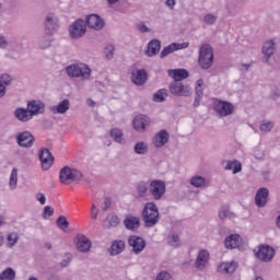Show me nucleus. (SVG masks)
I'll use <instances>...</instances> for the list:
<instances>
[{"label":"nucleus","instance_id":"obj_1","mask_svg":"<svg viewBox=\"0 0 280 280\" xmlns=\"http://www.w3.org/2000/svg\"><path fill=\"white\" fill-rule=\"evenodd\" d=\"M66 74L71 80L77 79L81 82H89L91 75H93V70L91 67L84 62L71 63L65 68Z\"/></svg>","mask_w":280,"mask_h":280},{"label":"nucleus","instance_id":"obj_2","mask_svg":"<svg viewBox=\"0 0 280 280\" xmlns=\"http://www.w3.org/2000/svg\"><path fill=\"white\" fill-rule=\"evenodd\" d=\"M142 220L147 229L156 226L158 222L161 221V214L159 213V207L156 203L150 201L144 205L142 210Z\"/></svg>","mask_w":280,"mask_h":280},{"label":"nucleus","instance_id":"obj_3","mask_svg":"<svg viewBox=\"0 0 280 280\" xmlns=\"http://www.w3.org/2000/svg\"><path fill=\"white\" fill-rule=\"evenodd\" d=\"M59 180L61 185H71V183L82 180V172L73 167L65 166L59 172Z\"/></svg>","mask_w":280,"mask_h":280},{"label":"nucleus","instance_id":"obj_4","mask_svg":"<svg viewBox=\"0 0 280 280\" xmlns=\"http://www.w3.org/2000/svg\"><path fill=\"white\" fill-rule=\"evenodd\" d=\"M198 62L201 69H211L213 65V48H211V45H201V47L199 48Z\"/></svg>","mask_w":280,"mask_h":280},{"label":"nucleus","instance_id":"obj_5","mask_svg":"<svg viewBox=\"0 0 280 280\" xmlns=\"http://www.w3.org/2000/svg\"><path fill=\"white\" fill-rule=\"evenodd\" d=\"M149 191L153 200H163L165 192L167 191V186L161 179H152L149 183Z\"/></svg>","mask_w":280,"mask_h":280},{"label":"nucleus","instance_id":"obj_6","mask_svg":"<svg viewBox=\"0 0 280 280\" xmlns=\"http://www.w3.org/2000/svg\"><path fill=\"white\" fill-rule=\"evenodd\" d=\"M168 91L171 95H175V97H191V86L183 84L180 81H173Z\"/></svg>","mask_w":280,"mask_h":280},{"label":"nucleus","instance_id":"obj_7","mask_svg":"<svg viewBox=\"0 0 280 280\" xmlns=\"http://www.w3.org/2000/svg\"><path fill=\"white\" fill-rule=\"evenodd\" d=\"M86 34V22L82 19H78L69 26V36L73 40L82 38Z\"/></svg>","mask_w":280,"mask_h":280},{"label":"nucleus","instance_id":"obj_8","mask_svg":"<svg viewBox=\"0 0 280 280\" xmlns=\"http://www.w3.org/2000/svg\"><path fill=\"white\" fill-rule=\"evenodd\" d=\"M255 255L259 261L268 264L275 259V248H272L270 245H260L258 246V250L255 253Z\"/></svg>","mask_w":280,"mask_h":280},{"label":"nucleus","instance_id":"obj_9","mask_svg":"<svg viewBox=\"0 0 280 280\" xmlns=\"http://www.w3.org/2000/svg\"><path fill=\"white\" fill-rule=\"evenodd\" d=\"M235 110V106L226 101H217L214 103V112L219 114L220 117H229Z\"/></svg>","mask_w":280,"mask_h":280},{"label":"nucleus","instance_id":"obj_10","mask_svg":"<svg viewBox=\"0 0 280 280\" xmlns=\"http://www.w3.org/2000/svg\"><path fill=\"white\" fill-rule=\"evenodd\" d=\"M128 244L133 255H141L142 250H145V246H147L145 240L137 235L129 236Z\"/></svg>","mask_w":280,"mask_h":280},{"label":"nucleus","instance_id":"obj_11","mask_svg":"<svg viewBox=\"0 0 280 280\" xmlns=\"http://www.w3.org/2000/svg\"><path fill=\"white\" fill-rule=\"evenodd\" d=\"M44 27L46 31V34H56L58 32V27H60V22L58 21V16L54 13H48L46 15Z\"/></svg>","mask_w":280,"mask_h":280},{"label":"nucleus","instance_id":"obj_12","mask_svg":"<svg viewBox=\"0 0 280 280\" xmlns=\"http://www.w3.org/2000/svg\"><path fill=\"white\" fill-rule=\"evenodd\" d=\"M39 161L42 163V170L44 172H47L51 168V165H54V155L51 154V151L47 148H43L39 150Z\"/></svg>","mask_w":280,"mask_h":280},{"label":"nucleus","instance_id":"obj_13","mask_svg":"<svg viewBox=\"0 0 280 280\" xmlns=\"http://www.w3.org/2000/svg\"><path fill=\"white\" fill-rule=\"evenodd\" d=\"M132 126L137 132H145L150 128V117L145 115H137L133 118Z\"/></svg>","mask_w":280,"mask_h":280},{"label":"nucleus","instance_id":"obj_14","mask_svg":"<svg viewBox=\"0 0 280 280\" xmlns=\"http://www.w3.org/2000/svg\"><path fill=\"white\" fill-rule=\"evenodd\" d=\"M34 135L30 131H23L16 136V143L20 148H32V145H34Z\"/></svg>","mask_w":280,"mask_h":280},{"label":"nucleus","instance_id":"obj_15","mask_svg":"<svg viewBox=\"0 0 280 280\" xmlns=\"http://www.w3.org/2000/svg\"><path fill=\"white\" fill-rule=\"evenodd\" d=\"M93 243L84 234H79L75 238V247L79 253H89Z\"/></svg>","mask_w":280,"mask_h":280},{"label":"nucleus","instance_id":"obj_16","mask_svg":"<svg viewBox=\"0 0 280 280\" xmlns=\"http://www.w3.org/2000/svg\"><path fill=\"white\" fill-rule=\"evenodd\" d=\"M187 47H189V43H172L171 45L162 49L160 58H167L170 54H174V51H179V49H187Z\"/></svg>","mask_w":280,"mask_h":280},{"label":"nucleus","instance_id":"obj_17","mask_svg":"<svg viewBox=\"0 0 280 280\" xmlns=\"http://www.w3.org/2000/svg\"><path fill=\"white\" fill-rule=\"evenodd\" d=\"M205 95V80L198 79L195 85V100L192 106L198 108L200 102H202V96Z\"/></svg>","mask_w":280,"mask_h":280},{"label":"nucleus","instance_id":"obj_18","mask_svg":"<svg viewBox=\"0 0 280 280\" xmlns=\"http://www.w3.org/2000/svg\"><path fill=\"white\" fill-rule=\"evenodd\" d=\"M209 252L207 249H201L196 258L195 267L197 270H205L209 266Z\"/></svg>","mask_w":280,"mask_h":280},{"label":"nucleus","instance_id":"obj_19","mask_svg":"<svg viewBox=\"0 0 280 280\" xmlns=\"http://www.w3.org/2000/svg\"><path fill=\"white\" fill-rule=\"evenodd\" d=\"M86 25L91 30H104V20L97 14H90L86 16Z\"/></svg>","mask_w":280,"mask_h":280},{"label":"nucleus","instance_id":"obj_20","mask_svg":"<svg viewBox=\"0 0 280 280\" xmlns=\"http://www.w3.org/2000/svg\"><path fill=\"white\" fill-rule=\"evenodd\" d=\"M27 108L31 113V116L36 117V115H43L45 113V103L43 101H28Z\"/></svg>","mask_w":280,"mask_h":280},{"label":"nucleus","instance_id":"obj_21","mask_svg":"<svg viewBox=\"0 0 280 280\" xmlns=\"http://www.w3.org/2000/svg\"><path fill=\"white\" fill-rule=\"evenodd\" d=\"M268 196H270L268 188H259L255 196L256 206H258L260 209L266 207V205H268Z\"/></svg>","mask_w":280,"mask_h":280},{"label":"nucleus","instance_id":"obj_22","mask_svg":"<svg viewBox=\"0 0 280 280\" xmlns=\"http://www.w3.org/2000/svg\"><path fill=\"white\" fill-rule=\"evenodd\" d=\"M275 40L270 39L264 43L261 51H262V62H269L270 58L275 56Z\"/></svg>","mask_w":280,"mask_h":280},{"label":"nucleus","instance_id":"obj_23","mask_svg":"<svg viewBox=\"0 0 280 280\" xmlns=\"http://www.w3.org/2000/svg\"><path fill=\"white\" fill-rule=\"evenodd\" d=\"M145 80H148V72H145V70H133L131 72V82L137 86H143Z\"/></svg>","mask_w":280,"mask_h":280},{"label":"nucleus","instance_id":"obj_24","mask_svg":"<svg viewBox=\"0 0 280 280\" xmlns=\"http://www.w3.org/2000/svg\"><path fill=\"white\" fill-rule=\"evenodd\" d=\"M13 115H14L15 119H18V121H22L23 124L33 119V116H32L30 109L24 108V107H18L14 110Z\"/></svg>","mask_w":280,"mask_h":280},{"label":"nucleus","instance_id":"obj_25","mask_svg":"<svg viewBox=\"0 0 280 280\" xmlns=\"http://www.w3.org/2000/svg\"><path fill=\"white\" fill-rule=\"evenodd\" d=\"M124 250H126V242L121 240L113 241L110 247L108 248V253L112 257L121 255Z\"/></svg>","mask_w":280,"mask_h":280},{"label":"nucleus","instance_id":"obj_26","mask_svg":"<svg viewBox=\"0 0 280 280\" xmlns=\"http://www.w3.org/2000/svg\"><path fill=\"white\" fill-rule=\"evenodd\" d=\"M69 108H71V102L66 98L61 101L58 105L51 106L50 113H52V115H65V113H67Z\"/></svg>","mask_w":280,"mask_h":280},{"label":"nucleus","instance_id":"obj_27","mask_svg":"<svg viewBox=\"0 0 280 280\" xmlns=\"http://www.w3.org/2000/svg\"><path fill=\"white\" fill-rule=\"evenodd\" d=\"M12 84V77L8 73L0 74V100L5 97V93H8V86Z\"/></svg>","mask_w":280,"mask_h":280},{"label":"nucleus","instance_id":"obj_28","mask_svg":"<svg viewBox=\"0 0 280 280\" xmlns=\"http://www.w3.org/2000/svg\"><path fill=\"white\" fill-rule=\"evenodd\" d=\"M170 141V133H167L165 130H161L153 139V145L155 148H163L165 143Z\"/></svg>","mask_w":280,"mask_h":280},{"label":"nucleus","instance_id":"obj_29","mask_svg":"<svg viewBox=\"0 0 280 280\" xmlns=\"http://www.w3.org/2000/svg\"><path fill=\"white\" fill-rule=\"evenodd\" d=\"M235 270H237V262L235 261L221 262L218 268V271L221 272V275H233Z\"/></svg>","mask_w":280,"mask_h":280},{"label":"nucleus","instance_id":"obj_30","mask_svg":"<svg viewBox=\"0 0 280 280\" xmlns=\"http://www.w3.org/2000/svg\"><path fill=\"white\" fill-rule=\"evenodd\" d=\"M189 184L197 189H207V187H209V180L200 175L192 176Z\"/></svg>","mask_w":280,"mask_h":280},{"label":"nucleus","instance_id":"obj_31","mask_svg":"<svg viewBox=\"0 0 280 280\" xmlns=\"http://www.w3.org/2000/svg\"><path fill=\"white\" fill-rule=\"evenodd\" d=\"M51 43H54V35H51L50 33H45L39 37L37 45L39 49L45 50L51 47Z\"/></svg>","mask_w":280,"mask_h":280},{"label":"nucleus","instance_id":"obj_32","mask_svg":"<svg viewBox=\"0 0 280 280\" xmlns=\"http://www.w3.org/2000/svg\"><path fill=\"white\" fill-rule=\"evenodd\" d=\"M240 244H242V237L238 234L228 236L224 242L225 248H230V250L238 248Z\"/></svg>","mask_w":280,"mask_h":280},{"label":"nucleus","instance_id":"obj_33","mask_svg":"<svg viewBox=\"0 0 280 280\" xmlns=\"http://www.w3.org/2000/svg\"><path fill=\"white\" fill-rule=\"evenodd\" d=\"M124 225L128 231H137L141 226V220L139 217L129 215L124 220Z\"/></svg>","mask_w":280,"mask_h":280},{"label":"nucleus","instance_id":"obj_34","mask_svg":"<svg viewBox=\"0 0 280 280\" xmlns=\"http://www.w3.org/2000/svg\"><path fill=\"white\" fill-rule=\"evenodd\" d=\"M148 191H150L149 183L140 182L136 185V198H148Z\"/></svg>","mask_w":280,"mask_h":280},{"label":"nucleus","instance_id":"obj_35","mask_svg":"<svg viewBox=\"0 0 280 280\" xmlns=\"http://www.w3.org/2000/svg\"><path fill=\"white\" fill-rule=\"evenodd\" d=\"M168 75L175 80V82H180V80H187L189 78V72L185 69L168 70Z\"/></svg>","mask_w":280,"mask_h":280},{"label":"nucleus","instance_id":"obj_36","mask_svg":"<svg viewBox=\"0 0 280 280\" xmlns=\"http://www.w3.org/2000/svg\"><path fill=\"white\" fill-rule=\"evenodd\" d=\"M161 51V40L159 39H152L151 42H149L148 44V49H147V56H149V58H152V56H156V54H159Z\"/></svg>","mask_w":280,"mask_h":280},{"label":"nucleus","instance_id":"obj_37","mask_svg":"<svg viewBox=\"0 0 280 280\" xmlns=\"http://www.w3.org/2000/svg\"><path fill=\"white\" fill-rule=\"evenodd\" d=\"M224 170L232 172V174H240L242 172V162L238 160L225 161Z\"/></svg>","mask_w":280,"mask_h":280},{"label":"nucleus","instance_id":"obj_38","mask_svg":"<svg viewBox=\"0 0 280 280\" xmlns=\"http://www.w3.org/2000/svg\"><path fill=\"white\" fill-rule=\"evenodd\" d=\"M121 220L116 214H108L103 222L104 229H113L115 226H119Z\"/></svg>","mask_w":280,"mask_h":280},{"label":"nucleus","instance_id":"obj_39","mask_svg":"<svg viewBox=\"0 0 280 280\" xmlns=\"http://www.w3.org/2000/svg\"><path fill=\"white\" fill-rule=\"evenodd\" d=\"M110 137L115 143H119L120 145H126V138L124 137V131L119 128H114L110 130Z\"/></svg>","mask_w":280,"mask_h":280},{"label":"nucleus","instance_id":"obj_40","mask_svg":"<svg viewBox=\"0 0 280 280\" xmlns=\"http://www.w3.org/2000/svg\"><path fill=\"white\" fill-rule=\"evenodd\" d=\"M133 152L140 156H145L150 152V147L147 142L139 141L133 145Z\"/></svg>","mask_w":280,"mask_h":280},{"label":"nucleus","instance_id":"obj_41","mask_svg":"<svg viewBox=\"0 0 280 280\" xmlns=\"http://www.w3.org/2000/svg\"><path fill=\"white\" fill-rule=\"evenodd\" d=\"M18 183H19V168L14 167L12 168V172L10 174V179H9V187L12 191L16 189Z\"/></svg>","mask_w":280,"mask_h":280},{"label":"nucleus","instance_id":"obj_42","mask_svg":"<svg viewBox=\"0 0 280 280\" xmlns=\"http://www.w3.org/2000/svg\"><path fill=\"white\" fill-rule=\"evenodd\" d=\"M20 235L18 234V232H11L7 235V247L8 248H14V246H16V244H19V240H20Z\"/></svg>","mask_w":280,"mask_h":280},{"label":"nucleus","instance_id":"obj_43","mask_svg":"<svg viewBox=\"0 0 280 280\" xmlns=\"http://www.w3.org/2000/svg\"><path fill=\"white\" fill-rule=\"evenodd\" d=\"M16 271L12 268H7L0 273V280H15Z\"/></svg>","mask_w":280,"mask_h":280},{"label":"nucleus","instance_id":"obj_44","mask_svg":"<svg viewBox=\"0 0 280 280\" xmlns=\"http://www.w3.org/2000/svg\"><path fill=\"white\" fill-rule=\"evenodd\" d=\"M219 218L221 220H231V218H235V214L231 212V209H229V207H222L219 211Z\"/></svg>","mask_w":280,"mask_h":280},{"label":"nucleus","instance_id":"obj_45","mask_svg":"<svg viewBox=\"0 0 280 280\" xmlns=\"http://www.w3.org/2000/svg\"><path fill=\"white\" fill-rule=\"evenodd\" d=\"M259 128L264 135H268V132H270L272 128H275V122L262 120Z\"/></svg>","mask_w":280,"mask_h":280},{"label":"nucleus","instance_id":"obj_46","mask_svg":"<svg viewBox=\"0 0 280 280\" xmlns=\"http://www.w3.org/2000/svg\"><path fill=\"white\" fill-rule=\"evenodd\" d=\"M167 97V90L166 89H162L159 90L155 94H153V102H165Z\"/></svg>","mask_w":280,"mask_h":280},{"label":"nucleus","instance_id":"obj_47","mask_svg":"<svg viewBox=\"0 0 280 280\" xmlns=\"http://www.w3.org/2000/svg\"><path fill=\"white\" fill-rule=\"evenodd\" d=\"M202 21L206 23V25H214L215 21H218V16H215L213 13H208L203 15Z\"/></svg>","mask_w":280,"mask_h":280},{"label":"nucleus","instance_id":"obj_48","mask_svg":"<svg viewBox=\"0 0 280 280\" xmlns=\"http://www.w3.org/2000/svg\"><path fill=\"white\" fill-rule=\"evenodd\" d=\"M56 223L59 229H69V221H67V217L65 215H60Z\"/></svg>","mask_w":280,"mask_h":280},{"label":"nucleus","instance_id":"obj_49","mask_svg":"<svg viewBox=\"0 0 280 280\" xmlns=\"http://www.w3.org/2000/svg\"><path fill=\"white\" fill-rule=\"evenodd\" d=\"M104 54L107 60H113V57L115 56V46L108 45L104 48Z\"/></svg>","mask_w":280,"mask_h":280},{"label":"nucleus","instance_id":"obj_50","mask_svg":"<svg viewBox=\"0 0 280 280\" xmlns=\"http://www.w3.org/2000/svg\"><path fill=\"white\" fill-rule=\"evenodd\" d=\"M168 240L171 246H174L175 248H177V246H180V237L178 236V234H171L168 236Z\"/></svg>","mask_w":280,"mask_h":280},{"label":"nucleus","instance_id":"obj_51","mask_svg":"<svg viewBox=\"0 0 280 280\" xmlns=\"http://www.w3.org/2000/svg\"><path fill=\"white\" fill-rule=\"evenodd\" d=\"M138 32H140V34H148L150 32H152V30H150V27H148V25H145V22H140L136 25Z\"/></svg>","mask_w":280,"mask_h":280},{"label":"nucleus","instance_id":"obj_52","mask_svg":"<svg viewBox=\"0 0 280 280\" xmlns=\"http://www.w3.org/2000/svg\"><path fill=\"white\" fill-rule=\"evenodd\" d=\"M155 280H172V273L168 271H160L156 275Z\"/></svg>","mask_w":280,"mask_h":280},{"label":"nucleus","instance_id":"obj_53","mask_svg":"<svg viewBox=\"0 0 280 280\" xmlns=\"http://www.w3.org/2000/svg\"><path fill=\"white\" fill-rule=\"evenodd\" d=\"M71 259H72L71 254H69V253L66 254L65 259H62L60 262L61 268H67V266H69V264H71Z\"/></svg>","mask_w":280,"mask_h":280},{"label":"nucleus","instance_id":"obj_54","mask_svg":"<svg viewBox=\"0 0 280 280\" xmlns=\"http://www.w3.org/2000/svg\"><path fill=\"white\" fill-rule=\"evenodd\" d=\"M51 215H54V208L51 206L44 207V219L47 220V217L51 218Z\"/></svg>","mask_w":280,"mask_h":280},{"label":"nucleus","instance_id":"obj_55","mask_svg":"<svg viewBox=\"0 0 280 280\" xmlns=\"http://www.w3.org/2000/svg\"><path fill=\"white\" fill-rule=\"evenodd\" d=\"M98 213H100V210L97 209V206H95V203H93L92 209H91V215H92L93 220H97Z\"/></svg>","mask_w":280,"mask_h":280},{"label":"nucleus","instance_id":"obj_56","mask_svg":"<svg viewBox=\"0 0 280 280\" xmlns=\"http://www.w3.org/2000/svg\"><path fill=\"white\" fill-rule=\"evenodd\" d=\"M36 200L39 201L40 205H45L47 202V198H45V194L38 192L36 195Z\"/></svg>","mask_w":280,"mask_h":280},{"label":"nucleus","instance_id":"obj_57","mask_svg":"<svg viewBox=\"0 0 280 280\" xmlns=\"http://www.w3.org/2000/svg\"><path fill=\"white\" fill-rule=\"evenodd\" d=\"M0 49H8V39L0 35Z\"/></svg>","mask_w":280,"mask_h":280},{"label":"nucleus","instance_id":"obj_58","mask_svg":"<svg viewBox=\"0 0 280 280\" xmlns=\"http://www.w3.org/2000/svg\"><path fill=\"white\" fill-rule=\"evenodd\" d=\"M110 205H112L110 200H109L108 198H105V200H104V202H103L102 209H103L104 211H108V209H110Z\"/></svg>","mask_w":280,"mask_h":280},{"label":"nucleus","instance_id":"obj_59","mask_svg":"<svg viewBox=\"0 0 280 280\" xmlns=\"http://www.w3.org/2000/svg\"><path fill=\"white\" fill-rule=\"evenodd\" d=\"M166 5L173 10L174 5H176V0H166Z\"/></svg>","mask_w":280,"mask_h":280},{"label":"nucleus","instance_id":"obj_60","mask_svg":"<svg viewBox=\"0 0 280 280\" xmlns=\"http://www.w3.org/2000/svg\"><path fill=\"white\" fill-rule=\"evenodd\" d=\"M265 156L266 155L264 154V152L255 153V159H257L258 161H264Z\"/></svg>","mask_w":280,"mask_h":280},{"label":"nucleus","instance_id":"obj_61","mask_svg":"<svg viewBox=\"0 0 280 280\" xmlns=\"http://www.w3.org/2000/svg\"><path fill=\"white\" fill-rule=\"evenodd\" d=\"M248 69H250V65H248V63L242 65V71H248Z\"/></svg>","mask_w":280,"mask_h":280},{"label":"nucleus","instance_id":"obj_62","mask_svg":"<svg viewBox=\"0 0 280 280\" xmlns=\"http://www.w3.org/2000/svg\"><path fill=\"white\" fill-rule=\"evenodd\" d=\"M108 5H115V3H119V0H107Z\"/></svg>","mask_w":280,"mask_h":280},{"label":"nucleus","instance_id":"obj_63","mask_svg":"<svg viewBox=\"0 0 280 280\" xmlns=\"http://www.w3.org/2000/svg\"><path fill=\"white\" fill-rule=\"evenodd\" d=\"M3 242H5V238L3 237V234L0 232V248L3 246Z\"/></svg>","mask_w":280,"mask_h":280},{"label":"nucleus","instance_id":"obj_64","mask_svg":"<svg viewBox=\"0 0 280 280\" xmlns=\"http://www.w3.org/2000/svg\"><path fill=\"white\" fill-rule=\"evenodd\" d=\"M3 224H5V219L3 215H0V229L3 226Z\"/></svg>","mask_w":280,"mask_h":280}]
</instances>
